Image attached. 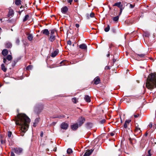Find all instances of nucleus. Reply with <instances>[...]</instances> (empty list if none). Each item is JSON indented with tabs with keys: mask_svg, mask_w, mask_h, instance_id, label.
I'll return each mask as SVG.
<instances>
[{
	"mask_svg": "<svg viewBox=\"0 0 156 156\" xmlns=\"http://www.w3.org/2000/svg\"><path fill=\"white\" fill-rule=\"evenodd\" d=\"M30 119L26 115L23 114H18L15 119V122L16 125L20 126L19 133L23 136L24 134L27 130Z\"/></svg>",
	"mask_w": 156,
	"mask_h": 156,
	"instance_id": "f257e3e1",
	"label": "nucleus"
},
{
	"mask_svg": "<svg viewBox=\"0 0 156 156\" xmlns=\"http://www.w3.org/2000/svg\"><path fill=\"white\" fill-rule=\"evenodd\" d=\"M147 88L151 90L156 87V73L150 74L147 79L146 84Z\"/></svg>",
	"mask_w": 156,
	"mask_h": 156,
	"instance_id": "f03ea898",
	"label": "nucleus"
},
{
	"mask_svg": "<svg viewBox=\"0 0 156 156\" xmlns=\"http://www.w3.org/2000/svg\"><path fill=\"white\" fill-rule=\"evenodd\" d=\"M50 31V36L48 39L50 41L53 42L55 39V34H57V33L56 30H52Z\"/></svg>",
	"mask_w": 156,
	"mask_h": 156,
	"instance_id": "7ed1b4c3",
	"label": "nucleus"
},
{
	"mask_svg": "<svg viewBox=\"0 0 156 156\" xmlns=\"http://www.w3.org/2000/svg\"><path fill=\"white\" fill-rule=\"evenodd\" d=\"M43 106L42 105H37L34 108V111L37 114H39L43 110Z\"/></svg>",
	"mask_w": 156,
	"mask_h": 156,
	"instance_id": "20e7f679",
	"label": "nucleus"
},
{
	"mask_svg": "<svg viewBox=\"0 0 156 156\" xmlns=\"http://www.w3.org/2000/svg\"><path fill=\"white\" fill-rule=\"evenodd\" d=\"M12 58V56L11 55H8L6 58L4 57L3 58V62L7 65L9 64V61H11Z\"/></svg>",
	"mask_w": 156,
	"mask_h": 156,
	"instance_id": "39448f33",
	"label": "nucleus"
},
{
	"mask_svg": "<svg viewBox=\"0 0 156 156\" xmlns=\"http://www.w3.org/2000/svg\"><path fill=\"white\" fill-rule=\"evenodd\" d=\"M12 150L17 154H20L23 151V149L21 147H16L12 148Z\"/></svg>",
	"mask_w": 156,
	"mask_h": 156,
	"instance_id": "423d86ee",
	"label": "nucleus"
},
{
	"mask_svg": "<svg viewBox=\"0 0 156 156\" xmlns=\"http://www.w3.org/2000/svg\"><path fill=\"white\" fill-rule=\"evenodd\" d=\"M69 125L65 122H62L61 125V127L62 129H67Z\"/></svg>",
	"mask_w": 156,
	"mask_h": 156,
	"instance_id": "0eeeda50",
	"label": "nucleus"
},
{
	"mask_svg": "<svg viewBox=\"0 0 156 156\" xmlns=\"http://www.w3.org/2000/svg\"><path fill=\"white\" fill-rule=\"evenodd\" d=\"M85 120L84 118L82 117L80 118L78 120V123L79 126H81L82 124L84 122Z\"/></svg>",
	"mask_w": 156,
	"mask_h": 156,
	"instance_id": "6e6552de",
	"label": "nucleus"
},
{
	"mask_svg": "<svg viewBox=\"0 0 156 156\" xmlns=\"http://www.w3.org/2000/svg\"><path fill=\"white\" fill-rule=\"evenodd\" d=\"M14 14V12L13 10L12 9H9L8 14L7 15L8 17H9L11 16H12Z\"/></svg>",
	"mask_w": 156,
	"mask_h": 156,
	"instance_id": "1a4fd4ad",
	"label": "nucleus"
},
{
	"mask_svg": "<svg viewBox=\"0 0 156 156\" xmlns=\"http://www.w3.org/2000/svg\"><path fill=\"white\" fill-rule=\"evenodd\" d=\"M112 6H116L120 8L123 7V5L121 4V2H119L115 3Z\"/></svg>",
	"mask_w": 156,
	"mask_h": 156,
	"instance_id": "9d476101",
	"label": "nucleus"
},
{
	"mask_svg": "<svg viewBox=\"0 0 156 156\" xmlns=\"http://www.w3.org/2000/svg\"><path fill=\"white\" fill-rule=\"evenodd\" d=\"M131 121L130 120H127L125 121L124 125V127L125 129H127V126L129 125Z\"/></svg>",
	"mask_w": 156,
	"mask_h": 156,
	"instance_id": "9b49d317",
	"label": "nucleus"
},
{
	"mask_svg": "<svg viewBox=\"0 0 156 156\" xmlns=\"http://www.w3.org/2000/svg\"><path fill=\"white\" fill-rule=\"evenodd\" d=\"M68 11V8L67 7L65 6L61 9L62 12L64 14H66Z\"/></svg>",
	"mask_w": 156,
	"mask_h": 156,
	"instance_id": "f8f14e48",
	"label": "nucleus"
},
{
	"mask_svg": "<svg viewBox=\"0 0 156 156\" xmlns=\"http://www.w3.org/2000/svg\"><path fill=\"white\" fill-rule=\"evenodd\" d=\"M93 151V150H88L84 153L83 156H89L91 154Z\"/></svg>",
	"mask_w": 156,
	"mask_h": 156,
	"instance_id": "ddd939ff",
	"label": "nucleus"
},
{
	"mask_svg": "<svg viewBox=\"0 0 156 156\" xmlns=\"http://www.w3.org/2000/svg\"><path fill=\"white\" fill-rule=\"evenodd\" d=\"M78 127V125L77 123L73 124L71 126V128L73 130H76Z\"/></svg>",
	"mask_w": 156,
	"mask_h": 156,
	"instance_id": "4468645a",
	"label": "nucleus"
},
{
	"mask_svg": "<svg viewBox=\"0 0 156 156\" xmlns=\"http://www.w3.org/2000/svg\"><path fill=\"white\" fill-rule=\"evenodd\" d=\"M94 83L96 85H97L100 82V79L98 77H97L95 78L94 80Z\"/></svg>",
	"mask_w": 156,
	"mask_h": 156,
	"instance_id": "2eb2a0df",
	"label": "nucleus"
},
{
	"mask_svg": "<svg viewBox=\"0 0 156 156\" xmlns=\"http://www.w3.org/2000/svg\"><path fill=\"white\" fill-rule=\"evenodd\" d=\"M134 131L135 133L136 134L140 133L141 132L140 128L138 127V126L136 127Z\"/></svg>",
	"mask_w": 156,
	"mask_h": 156,
	"instance_id": "dca6fc26",
	"label": "nucleus"
},
{
	"mask_svg": "<svg viewBox=\"0 0 156 156\" xmlns=\"http://www.w3.org/2000/svg\"><path fill=\"white\" fill-rule=\"evenodd\" d=\"M8 53V51L6 49H3L2 52V54L4 56H6Z\"/></svg>",
	"mask_w": 156,
	"mask_h": 156,
	"instance_id": "f3484780",
	"label": "nucleus"
},
{
	"mask_svg": "<svg viewBox=\"0 0 156 156\" xmlns=\"http://www.w3.org/2000/svg\"><path fill=\"white\" fill-rule=\"evenodd\" d=\"M79 48L81 49L86 50L87 49V47L86 44H83L79 45Z\"/></svg>",
	"mask_w": 156,
	"mask_h": 156,
	"instance_id": "a211bd4d",
	"label": "nucleus"
},
{
	"mask_svg": "<svg viewBox=\"0 0 156 156\" xmlns=\"http://www.w3.org/2000/svg\"><path fill=\"white\" fill-rule=\"evenodd\" d=\"M41 32L46 35H48L49 34V31L47 29H45L42 30Z\"/></svg>",
	"mask_w": 156,
	"mask_h": 156,
	"instance_id": "6ab92c4d",
	"label": "nucleus"
},
{
	"mask_svg": "<svg viewBox=\"0 0 156 156\" xmlns=\"http://www.w3.org/2000/svg\"><path fill=\"white\" fill-rule=\"evenodd\" d=\"M84 99L87 102H90L91 101L90 97L88 95L85 96Z\"/></svg>",
	"mask_w": 156,
	"mask_h": 156,
	"instance_id": "aec40b11",
	"label": "nucleus"
},
{
	"mask_svg": "<svg viewBox=\"0 0 156 156\" xmlns=\"http://www.w3.org/2000/svg\"><path fill=\"white\" fill-rule=\"evenodd\" d=\"M145 56L144 54H137L136 55V57L137 59H140V58H143Z\"/></svg>",
	"mask_w": 156,
	"mask_h": 156,
	"instance_id": "412c9836",
	"label": "nucleus"
},
{
	"mask_svg": "<svg viewBox=\"0 0 156 156\" xmlns=\"http://www.w3.org/2000/svg\"><path fill=\"white\" fill-rule=\"evenodd\" d=\"M1 69L2 70L5 72L6 71L7 69L5 67V65L4 64H2L1 66Z\"/></svg>",
	"mask_w": 156,
	"mask_h": 156,
	"instance_id": "4be33fe9",
	"label": "nucleus"
},
{
	"mask_svg": "<svg viewBox=\"0 0 156 156\" xmlns=\"http://www.w3.org/2000/svg\"><path fill=\"white\" fill-rule=\"evenodd\" d=\"M5 46L6 48H10L12 46V44L10 42H7L6 43Z\"/></svg>",
	"mask_w": 156,
	"mask_h": 156,
	"instance_id": "5701e85b",
	"label": "nucleus"
},
{
	"mask_svg": "<svg viewBox=\"0 0 156 156\" xmlns=\"http://www.w3.org/2000/svg\"><path fill=\"white\" fill-rule=\"evenodd\" d=\"M58 50H56L51 55V56L52 57H54L56 56L58 54Z\"/></svg>",
	"mask_w": 156,
	"mask_h": 156,
	"instance_id": "b1692460",
	"label": "nucleus"
},
{
	"mask_svg": "<svg viewBox=\"0 0 156 156\" xmlns=\"http://www.w3.org/2000/svg\"><path fill=\"white\" fill-rule=\"evenodd\" d=\"M21 2L20 0H16L15 4L17 5H19L21 4Z\"/></svg>",
	"mask_w": 156,
	"mask_h": 156,
	"instance_id": "393cba45",
	"label": "nucleus"
},
{
	"mask_svg": "<svg viewBox=\"0 0 156 156\" xmlns=\"http://www.w3.org/2000/svg\"><path fill=\"white\" fill-rule=\"evenodd\" d=\"M27 38L29 41H31L33 38L32 35L31 34H29L28 35Z\"/></svg>",
	"mask_w": 156,
	"mask_h": 156,
	"instance_id": "a878e982",
	"label": "nucleus"
},
{
	"mask_svg": "<svg viewBox=\"0 0 156 156\" xmlns=\"http://www.w3.org/2000/svg\"><path fill=\"white\" fill-rule=\"evenodd\" d=\"M72 102L74 103H76L78 101V100L75 97L73 98L72 99Z\"/></svg>",
	"mask_w": 156,
	"mask_h": 156,
	"instance_id": "bb28decb",
	"label": "nucleus"
},
{
	"mask_svg": "<svg viewBox=\"0 0 156 156\" xmlns=\"http://www.w3.org/2000/svg\"><path fill=\"white\" fill-rule=\"evenodd\" d=\"M67 154H70L73 153V151L71 149L69 148L67 149Z\"/></svg>",
	"mask_w": 156,
	"mask_h": 156,
	"instance_id": "cd10ccee",
	"label": "nucleus"
},
{
	"mask_svg": "<svg viewBox=\"0 0 156 156\" xmlns=\"http://www.w3.org/2000/svg\"><path fill=\"white\" fill-rule=\"evenodd\" d=\"M119 17L118 16L114 17L113 18V20L115 22H117L119 20Z\"/></svg>",
	"mask_w": 156,
	"mask_h": 156,
	"instance_id": "c85d7f7f",
	"label": "nucleus"
},
{
	"mask_svg": "<svg viewBox=\"0 0 156 156\" xmlns=\"http://www.w3.org/2000/svg\"><path fill=\"white\" fill-rule=\"evenodd\" d=\"M29 17V16L28 15H26L23 19V21L25 22L28 19Z\"/></svg>",
	"mask_w": 156,
	"mask_h": 156,
	"instance_id": "c756f323",
	"label": "nucleus"
},
{
	"mask_svg": "<svg viewBox=\"0 0 156 156\" xmlns=\"http://www.w3.org/2000/svg\"><path fill=\"white\" fill-rule=\"evenodd\" d=\"M110 30V27L109 25H108L107 26V27L105 28L104 30L106 32H107L109 31Z\"/></svg>",
	"mask_w": 156,
	"mask_h": 156,
	"instance_id": "7c9ffc66",
	"label": "nucleus"
},
{
	"mask_svg": "<svg viewBox=\"0 0 156 156\" xmlns=\"http://www.w3.org/2000/svg\"><path fill=\"white\" fill-rule=\"evenodd\" d=\"M12 135V132L10 131L8 132V136L9 138H10Z\"/></svg>",
	"mask_w": 156,
	"mask_h": 156,
	"instance_id": "2f4dec72",
	"label": "nucleus"
},
{
	"mask_svg": "<svg viewBox=\"0 0 156 156\" xmlns=\"http://www.w3.org/2000/svg\"><path fill=\"white\" fill-rule=\"evenodd\" d=\"M32 66L31 65H29L27 66L26 68L27 70H30L32 68Z\"/></svg>",
	"mask_w": 156,
	"mask_h": 156,
	"instance_id": "473e14b6",
	"label": "nucleus"
},
{
	"mask_svg": "<svg viewBox=\"0 0 156 156\" xmlns=\"http://www.w3.org/2000/svg\"><path fill=\"white\" fill-rule=\"evenodd\" d=\"M87 127L88 128H89L90 127H91L92 126V124L90 123H87Z\"/></svg>",
	"mask_w": 156,
	"mask_h": 156,
	"instance_id": "72a5a7b5",
	"label": "nucleus"
},
{
	"mask_svg": "<svg viewBox=\"0 0 156 156\" xmlns=\"http://www.w3.org/2000/svg\"><path fill=\"white\" fill-rule=\"evenodd\" d=\"M153 125L152 123L151 122L148 125V127L149 128H151L153 127Z\"/></svg>",
	"mask_w": 156,
	"mask_h": 156,
	"instance_id": "f704fd0d",
	"label": "nucleus"
},
{
	"mask_svg": "<svg viewBox=\"0 0 156 156\" xmlns=\"http://www.w3.org/2000/svg\"><path fill=\"white\" fill-rule=\"evenodd\" d=\"M94 14L93 12H91L90 15V17L92 18L94 17Z\"/></svg>",
	"mask_w": 156,
	"mask_h": 156,
	"instance_id": "c9c22d12",
	"label": "nucleus"
},
{
	"mask_svg": "<svg viewBox=\"0 0 156 156\" xmlns=\"http://www.w3.org/2000/svg\"><path fill=\"white\" fill-rule=\"evenodd\" d=\"M39 118H36L35 120V122H36V123H38V122L39 121Z\"/></svg>",
	"mask_w": 156,
	"mask_h": 156,
	"instance_id": "e433bc0d",
	"label": "nucleus"
},
{
	"mask_svg": "<svg viewBox=\"0 0 156 156\" xmlns=\"http://www.w3.org/2000/svg\"><path fill=\"white\" fill-rule=\"evenodd\" d=\"M151 150H150L148 151V156H151Z\"/></svg>",
	"mask_w": 156,
	"mask_h": 156,
	"instance_id": "4c0bfd02",
	"label": "nucleus"
},
{
	"mask_svg": "<svg viewBox=\"0 0 156 156\" xmlns=\"http://www.w3.org/2000/svg\"><path fill=\"white\" fill-rule=\"evenodd\" d=\"M1 142L2 144H3L5 143V141L4 140H1Z\"/></svg>",
	"mask_w": 156,
	"mask_h": 156,
	"instance_id": "58836bf2",
	"label": "nucleus"
},
{
	"mask_svg": "<svg viewBox=\"0 0 156 156\" xmlns=\"http://www.w3.org/2000/svg\"><path fill=\"white\" fill-rule=\"evenodd\" d=\"M139 116V114H137L134 115V117L135 118H136L138 117Z\"/></svg>",
	"mask_w": 156,
	"mask_h": 156,
	"instance_id": "ea45409f",
	"label": "nucleus"
},
{
	"mask_svg": "<svg viewBox=\"0 0 156 156\" xmlns=\"http://www.w3.org/2000/svg\"><path fill=\"white\" fill-rule=\"evenodd\" d=\"M67 44H68L69 45H71L72 44L71 41H70V40L68 41L67 42Z\"/></svg>",
	"mask_w": 156,
	"mask_h": 156,
	"instance_id": "a19ab883",
	"label": "nucleus"
},
{
	"mask_svg": "<svg viewBox=\"0 0 156 156\" xmlns=\"http://www.w3.org/2000/svg\"><path fill=\"white\" fill-rule=\"evenodd\" d=\"M73 0H67V2L69 3H70V4H71V2H73Z\"/></svg>",
	"mask_w": 156,
	"mask_h": 156,
	"instance_id": "79ce46f5",
	"label": "nucleus"
},
{
	"mask_svg": "<svg viewBox=\"0 0 156 156\" xmlns=\"http://www.w3.org/2000/svg\"><path fill=\"white\" fill-rule=\"evenodd\" d=\"M156 125L154 124L153 126V127L154 128V129L152 130V131H153L156 128Z\"/></svg>",
	"mask_w": 156,
	"mask_h": 156,
	"instance_id": "37998d69",
	"label": "nucleus"
},
{
	"mask_svg": "<svg viewBox=\"0 0 156 156\" xmlns=\"http://www.w3.org/2000/svg\"><path fill=\"white\" fill-rule=\"evenodd\" d=\"M120 14H119V15H120L122 12V10L123 9V7H122V8H120Z\"/></svg>",
	"mask_w": 156,
	"mask_h": 156,
	"instance_id": "c03bdc74",
	"label": "nucleus"
},
{
	"mask_svg": "<svg viewBox=\"0 0 156 156\" xmlns=\"http://www.w3.org/2000/svg\"><path fill=\"white\" fill-rule=\"evenodd\" d=\"M16 43L17 44H19L20 43V40L19 39H17L16 40Z\"/></svg>",
	"mask_w": 156,
	"mask_h": 156,
	"instance_id": "a18cd8bd",
	"label": "nucleus"
},
{
	"mask_svg": "<svg viewBox=\"0 0 156 156\" xmlns=\"http://www.w3.org/2000/svg\"><path fill=\"white\" fill-rule=\"evenodd\" d=\"M11 156H15V154L12 152L11 153Z\"/></svg>",
	"mask_w": 156,
	"mask_h": 156,
	"instance_id": "49530a36",
	"label": "nucleus"
},
{
	"mask_svg": "<svg viewBox=\"0 0 156 156\" xmlns=\"http://www.w3.org/2000/svg\"><path fill=\"white\" fill-rule=\"evenodd\" d=\"M43 132L42 131H41V132L40 136L41 137H43Z\"/></svg>",
	"mask_w": 156,
	"mask_h": 156,
	"instance_id": "de8ad7c7",
	"label": "nucleus"
},
{
	"mask_svg": "<svg viewBox=\"0 0 156 156\" xmlns=\"http://www.w3.org/2000/svg\"><path fill=\"white\" fill-rule=\"evenodd\" d=\"M134 6L132 4L130 5V7L131 8H134Z\"/></svg>",
	"mask_w": 156,
	"mask_h": 156,
	"instance_id": "09e8293b",
	"label": "nucleus"
},
{
	"mask_svg": "<svg viewBox=\"0 0 156 156\" xmlns=\"http://www.w3.org/2000/svg\"><path fill=\"white\" fill-rule=\"evenodd\" d=\"M76 27H77V28H78L79 27V25L78 24H76Z\"/></svg>",
	"mask_w": 156,
	"mask_h": 156,
	"instance_id": "8fccbe9b",
	"label": "nucleus"
},
{
	"mask_svg": "<svg viewBox=\"0 0 156 156\" xmlns=\"http://www.w3.org/2000/svg\"><path fill=\"white\" fill-rule=\"evenodd\" d=\"M105 120L103 119V120H102V121H101V122L102 123H104L105 122Z\"/></svg>",
	"mask_w": 156,
	"mask_h": 156,
	"instance_id": "3c124183",
	"label": "nucleus"
},
{
	"mask_svg": "<svg viewBox=\"0 0 156 156\" xmlns=\"http://www.w3.org/2000/svg\"><path fill=\"white\" fill-rule=\"evenodd\" d=\"M110 134L111 136H113L114 135V133H110Z\"/></svg>",
	"mask_w": 156,
	"mask_h": 156,
	"instance_id": "603ef678",
	"label": "nucleus"
},
{
	"mask_svg": "<svg viewBox=\"0 0 156 156\" xmlns=\"http://www.w3.org/2000/svg\"><path fill=\"white\" fill-rule=\"evenodd\" d=\"M87 17L88 19H89L90 17V15H89V14H87Z\"/></svg>",
	"mask_w": 156,
	"mask_h": 156,
	"instance_id": "864d4df0",
	"label": "nucleus"
},
{
	"mask_svg": "<svg viewBox=\"0 0 156 156\" xmlns=\"http://www.w3.org/2000/svg\"><path fill=\"white\" fill-rule=\"evenodd\" d=\"M116 61V60L115 59H113V64H114Z\"/></svg>",
	"mask_w": 156,
	"mask_h": 156,
	"instance_id": "5fc2aeb1",
	"label": "nucleus"
},
{
	"mask_svg": "<svg viewBox=\"0 0 156 156\" xmlns=\"http://www.w3.org/2000/svg\"><path fill=\"white\" fill-rule=\"evenodd\" d=\"M36 122H35L34 123V125H33V126L34 127H36Z\"/></svg>",
	"mask_w": 156,
	"mask_h": 156,
	"instance_id": "6e6d98bb",
	"label": "nucleus"
},
{
	"mask_svg": "<svg viewBox=\"0 0 156 156\" xmlns=\"http://www.w3.org/2000/svg\"><path fill=\"white\" fill-rule=\"evenodd\" d=\"M74 1L75 2H77L78 1V0H74Z\"/></svg>",
	"mask_w": 156,
	"mask_h": 156,
	"instance_id": "4d7b16f0",
	"label": "nucleus"
},
{
	"mask_svg": "<svg viewBox=\"0 0 156 156\" xmlns=\"http://www.w3.org/2000/svg\"><path fill=\"white\" fill-rule=\"evenodd\" d=\"M151 130H152V131L153 129H154V128L153 127L152 128H151ZM152 132L153 131H152Z\"/></svg>",
	"mask_w": 156,
	"mask_h": 156,
	"instance_id": "13d9d810",
	"label": "nucleus"
},
{
	"mask_svg": "<svg viewBox=\"0 0 156 156\" xmlns=\"http://www.w3.org/2000/svg\"><path fill=\"white\" fill-rule=\"evenodd\" d=\"M109 55H110L109 54H108L107 55V56L108 57V56H109Z\"/></svg>",
	"mask_w": 156,
	"mask_h": 156,
	"instance_id": "bf43d9fd",
	"label": "nucleus"
},
{
	"mask_svg": "<svg viewBox=\"0 0 156 156\" xmlns=\"http://www.w3.org/2000/svg\"><path fill=\"white\" fill-rule=\"evenodd\" d=\"M2 30V29L0 27V32Z\"/></svg>",
	"mask_w": 156,
	"mask_h": 156,
	"instance_id": "052dcab7",
	"label": "nucleus"
},
{
	"mask_svg": "<svg viewBox=\"0 0 156 156\" xmlns=\"http://www.w3.org/2000/svg\"><path fill=\"white\" fill-rule=\"evenodd\" d=\"M113 32L115 33V30H113Z\"/></svg>",
	"mask_w": 156,
	"mask_h": 156,
	"instance_id": "680f3d73",
	"label": "nucleus"
},
{
	"mask_svg": "<svg viewBox=\"0 0 156 156\" xmlns=\"http://www.w3.org/2000/svg\"><path fill=\"white\" fill-rule=\"evenodd\" d=\"M2 19H0V21H2Z\"/></svg>",
	"mask_w": 156,
	"mask_h": 156,
	"instance_id": "e2e57ef3",
	"label": "nucleus"
},
{
	"mask_svg": "<svg viewBox=\"0 0 156 156\" xmlns=\"http://www.w3.org/2000/svg\"><path fill=\"white\" fill-rule=\"evenodd\" d=\"M22 8V6H21L20 7V8Z\"/></svg>",
	"mask_w": 156,
	"mask_h": 156,
	"instance_id": "0e129e2a",
	"label": "nucleus"
},
{
	"mask_svg": "<svg viewBox=\"0 0 156 156\" xmlns=\"http://www.w3.org/2000/svg\"><path fill=\"white\" fill-rule=\"evenodd\" d=\"M11 31H13V29H11Z\"/></svg>",
	"mask_w": 156,
	"mask_h": 156,
	"instance_id": "69168bd1",
	"label": "nucleus"
},
{
	"mask_svg": "<svg viewBox=\"0 0 156 156\" xmlns=\"http://www.w3.org/2000/svg\"><path fill=\"white\" fill-rule=\"evenodd\" d=\"M54 151H56V150L55 149V150H53Z\"/></svg>",
	"mask_w": 156,
	"mask_h": 156,
	"instance_id": "338daca9",
	"label": "nucleus"
},
{
	"mask_svg": "<svg viewBox=\"0 0 156 156\" xmlns=\"http://www.w3.org/2000/svg\"><path fill=\"white\" fill-rule=\"evenodd\" d=\"M147 133H146V134H145V135H146V136H147Z\"/></svg>",
	"mask_w": 156,
	"mask_h": 156,
	"instance_id": "774afa93",
	"label": "nucleus"
}]
</instances>
